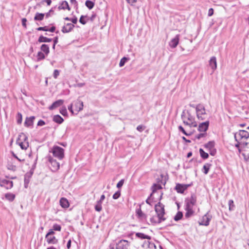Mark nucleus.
Returning a JSON list of instances; mask_svg holds the SVG:
<instances>
[{
  "label": "nucleus",
  "mask_w": 249,
  "mask_h": 249,
  "mask_svg": "<svg viewBox=\"0 0 249 249\" xmlns=\"http://www.w3.org/2000/svg\"><path fill=\"white\" fill-rule=\"evenodd\" d=\"M234 137L235 141H243L249 138V133L244 130H240L234 133Z\"/></svg>",
  "instance_id": "obj_4"
},
{
  "label": "nucleus",
  "mask_w": 249,
  "mask_h": 249,
  "mask_svg": "<svg viewBox=\"0 0 249 249\" xmlns=\"http://www.w3.org/2000/svg\"><path fill=\"white\" fill-rule=\"evenodd\" d=\"M86 17V16H81L79 19V22L83 25L86 24V23H87V21L84 19V18Z\"/></svg>",
  "instance_id": "obj_52"
},
{
  "label": "nucleus",
  "mask_w": 249,
  "mask_h": 249,
  "mask_svg": "<svg viewBox=\"0 0 249 249\" xmlns=\"http://www.w3.org/2000/svg\"><path fill=\"white\" fill-rule=\"evenodd\" d=\"M178 130L182 132L184 135H185L186 136H189L191 135V133H188L186 132V131L185 130V129L183 128V127L181 126V125H179L178 126Z\"/></svg>",
  "instance_id": "obj_47"
},
{
  "label": "nucleus",
  "mask_w": 249,
  "mask_h": 249,
  "mask_svg": "<svg viewBox=\"0 0 249 249\" xmlns=\"http://www.w3.org/2000/svg\"><path fill=\"white\" fill-rule=\"evenodd\" d=\"M192 183L191 184H176L175 190L178 193L183 194L184 192L186 190L188 187L192 186Z\"/></svg>",
  "instance_id": "obj_7"
},
{
  "label": "nucleus",
  "mask_w": 249,
  "mask_h": 249,
  "mask_svg": "<svg viewBox=\"0 0 249 249\" xmlns=\"http://www.w3.org/2000/svg\"><path fill=\"white\" fill-rule=\"evenodd\" d=\"M183 216V214L182 213V212H178L176 215L174 216V219L176 221H178L179 220H180L182 217Z\"/></svg>",
  "instance_id": "obj_38"
},
{
  "label": "nucleus",
  "mask_w": 249,
  "mask_h": 249,
  "mask_svg": "<svg viewBox=\"0 0 249 249\" xmlns=\"http://www.w3.org/2000/svg\"><path fill=\"white\" fill-rule=\"evenodd\" d=\"M102 203L100 201H97L95 205V210L97 212H100L102 210Z\"/></svg>",
  "instance_id": "obj_39"
},
{
  "label": "nucleus",
  "mask_w": 249,
  "mask_h": 249,
  "mask_svg": "<svg viewBox=\"0 0 249 249\" xmlns=\"http://www.w3.org/2000/svg\"><path fill=\"white\" fill-rule=\"evenodd\" d=\"M212 165L211 163H205L203 165V169L202 170L203 173L205 174V175H207L208 173L210 168H211Z\"/></svg>",
  "instance_id": "obj_26"
},
{
  "label": "nucleus",
  "mask_w": 249,
  "mask_h": 249,
  "mask_svg": "<svg viewBox=\"0 0 249 249\" xmlns=\"http://www.w3.org/2000/svg\"><path fill=\"white\" fill-rule=\"evenodd\" d=\"M53 120L55 123H57L58 124H62L64 121V119L59 115H54L53 117Z\"/></svg>",
  "instance_id": "obj_23"
},
{
  "label": "nucleus",
  "mask_w": 249,
  "mask_h": 249,
  "mask_svg": "<svg viewBox=\"0 0 249 249\" xmlns=\"http://www.w3.org/2000/svg\"><path fill=\"white\" fill-rule=\"evenodd\" d=\"M161 186L160 184H154L152 186V193L150 194V196H152L153 194L155 193L157 190L161 189Z\"/></svg>",
  "instance_id": "obj_34"
},
{
  "label": "nucleus",
  "mask_w": 249,
  "mask_h": 249,
  "mask_svg": "<svg viewBox=\"0 0 249 249\" xmlns=\"http://www.w3.org/2000/svg\"><path fill=\"white\" fill-rule=\"evenodd\" d=\"M64 103V101L62 99L58 100L53 102L52 105L49 107L50 110H53L60 106H61Z\"/></svg>",
  "instance_id": "obj_16"
},
{
  "label": "nucleus",
  "mask_w": 249,
  "mask_h": 249,
  "mask_svg": "<svg viewBox=\"0 0 249 249\" xmlns=\"http://www.w3.org/2000/svg\"><path fill=\"white\" fill-rule=\"evenodd\" d=\"M60 113L63 116L67 115V110L66 107H62L60 110Z\"/></svg>",
  "instance_id": "obj_48"
},
{
  "label": "nucleus",
  "mask_w": 249,
  "mask_h": 249,
  "mask_svg": "<svg viewBox=\"0 0 249 249\" xmlns=\"http://www.w3.org/2000/svg\"><path fill=\"white\" fill-rule=\"evenodd\" d=\"M74 26L71 23H67L66 25L64 26L62 29V32L64 33H67L71 32Z\"/></svg>",
  "instance_id": "obj_19"
},
{
  "label": "nucleus",
  "mask_w": 249,
  "mask_h": 249,
  "mask_svg": "<svg viewBox=\"0 0 249 249\" xmlns=\"http://www.w3.org/2000/svg\"><path fill=\"white\" fill-rule=\"evenodd\" d=\"M45 54L42 52H38L37 54V61H39L41 60L45 59Z\"/></svg>",
  "instance_id": "obj_36"
},
{
  "label": "nucleus",
  "mask_w": 249,
  "mask_h": 249,
  "mask_svg": "<svg viewBox=\"0 0 249 249\" xmlns=\"http://www.w3.org/2000/svg\"><path fill=\"white\" fill-rule=\"evenodd\" d=\"M68 109L71 113H73V111L72 109V104H71L68 106Z\"/></svg>",
  "instance_id": "obj_63"
},
{
  "label": "nucleus",
  "mask_w": 249,
  "mask_h": 249,
  "mask_svg": "<svg viewBox=\"0 0 249 249\" xmlns=\"http://www.w3.org/2000/svg\"><path fill=\"white\" fill-rule=\"evenodd\" d=\"M17 123L20 124L22 121V116L21 113L18 112L17 116Z\"/></svg>",
  "instance_id": "obj_42"
},
{
  "label": "nucleus",
  "mask_w": 249,
  "mask_h": 249,
  "mask_svg": "<svg viewBox=\"0 0 249 249\" xmlns=\"http://www.w3.org/2000/svg\"><path fill=\"white\" fill-rule=\"evenodd\" d=\"M48 160L51 164L53 169V170L57 171L59 169L60 167L59 163L58 162L55 160L53 159L51 156L48 157Z\"/></svg>",
  "instance_id": "obj_12"
},
{
  "label": "nucleus",
  "mask_w": 249,
  "mask_h": 249,
  "mask_svg": "<svg viewBox=\"0 0 249 249\" xmlns=\"http://www.w3.org/2000/svg\"><path fill=\"white\" fill-rule=\"evenodd\" d=\"M116 249H130V244L126 240H121L116 244Z\"/></svg>",
  "instance_id": "obj_8"
},
{
  "label": "nucleus",
  "mask_w": 249,
  "mask_h": 249,
  "mask_svg": "<svg viewBox=\"0 0 249 249\" xmlns=\"http://www.w3.org/2000/svg\"><path fill=\"white\" fill-rule=\"evenodd\" d=\"M211 218L212 216L207 213L202 217L201 219L198 221V223L200 225L207 226L209 225L210 221Z\"/></svg>",
  "instance_id": "obj_10"
},
{
  "label": "nucleus",
  "mask_w": 249,
  "mask_h": 249,
  "mask_svg": "<svg viewBox=\"0 0 249 249\" xmlns=\"http://www.w3.org/2000/svg\"><path fill=\"white\" fill-rule=\"evenodd\" d=\"M209 66L213 71L217 68L216 58L215 56H213L209 60Z\"/></svg>",
  "instance_id": "obj_17"
},
{
  "label": "nucleus",
  "mask_w": 249,
  "mask_h": 249,
  "mask_svg": "<svg viewBox=\"0 0 249 249\" xmlns=\"http://www.w3.org/2000/svg\"><path fill=\"white\" fill-rule=\"evenodd\" d=\"M44 16L45 14L36 13L34 17V20L41 21L43 19Z\"/></svg>",
  "instance_id": "obj_31"
},
{
  "label": "nucleus",
  "mask_w": 249,
  "mask_h": 249,
  "mask_svg": "<svg viewBox=\"0 0 249 249\" xmlns=\"http://www.w3.org/2000/svg\"><path fill=\"white\" fill-rule=\"evenodd\" d=\"M136 213L138 217L141 219H145L146 218V214L142 213L140 208L136 210Z\"/></svg>",
  "instance_id": "obj_27"
},
{
  "label": "nucleus",
  "mask_w": 249,
  "mask_h": 249,
  "mask_svg": "<svg viewBox=\"0 0 249 249\" xmlns=\"http://www.w3.org/2000/svg\"><path fill=\"white\" fill-rule=\"evenodd\" d=\"M213 14V8H210L208 11V16L211 17Z\"/></svg>",
  "instance_id": "obj_60"
},
{
  "label": "nucleus",
  "mask_w": 249,
  "mask_h": 249,
  "mask_svg": "<svg viewBox=\"0 0 249 249\" xmlns=\"http://www.w3.org/2000/svg\"><path fill=\"white\" fill-rule=\"evenodd\" d=\"M228 205H229L230 211L233 210L234 208V205L233 201L231 199L229 201Z\"/></svg>",
  "instance_id": "obj_41"
},
{
  "label": "nucleus",
  "mask_w": 249,
  "mask_h": 249,
  "mask_svg": "<svg viewBox=\"0 0 249 249\" xmlns=\"http://www.w3.org/2000/svg\"><path fill=\"white\" fill-rule=\"evenodd\" d=\"M121 195V192L120 191H117L112 196V197L114 199H118Z\"/></svg>",
  "instance_id": "obj_50"
},
{
  "label": "nucleus",
  "mask_w": 249,
  "mask_h": 249,
  "mask_svg": "<svg viewBox=\"0 0 249 249\" xmlns=\"http://www.w3.org/2000/svg\"><path fill=\"white\" fill-rule=\"evenodd\" d=\"M49 151L53 153V157L59 160H62L64 157V149L58 146H53Z\"/></svg>",
  "instance_id": "obj_3"
},
{
  "label": "nucleus",
  "mask_w": 249,
  "mask_h": 249,
  "mask_svg": "<svg viewBox=\"0 0 249 249\" xmlns=\"http://www.w3.org/2000/svg\"><path fill=\"white\" fill-rule=\"evenodd\" d=\"M40 49L42 52H43L46 55H48L50 53L49 47L48 45L46 44H42L40 47Z\"/></svg>",
  "instance_id": "obj_25"
},
{
  "label": "nucleus",
  "mask_w": 249,
  "mask_h": 249,
  "mask_svg": "<svg viewBox=\"0 0 249 249\" xmlns=\"http://www.w3.org/2000/svg\"><path fill=\"white\" fill-rule=\"evenodd\" d=\"M5 197L9 201H13L15 198V195L12 193H6L5 194Z\"/></svg>",
  "instance_id": "obj_30"
},
{
  "label": "nucleus",
  "mask_w": 249,
  "mask_h": 249,
  "mask_svg": "<svg viewBox=\"0 0 249 249\" xmlns=\"http://www.w3.org/2000/svg\"><path fill=\"white\" fill-rule=\"evenodd\" d=\"M7 168L8 170L15 171L17 170V166L13 164H8L7 165Z\"/></svg>",
  "instance_id": "obj_46"
},
{
  "label": "nucleus",
  "mask_w": 249,
  "mask_h": 249,
  "mask_svg": "<svg viewBox=\"0 0 249 249\" xmlns=\"http://www.w3.org/2000/svg\"><path fill=\"white\" fill-rule=\"evenodd\" d=\"M0 186L8 190L11 189L13 186L12 181L6 179H0Z\"/></svg>",
  "instance_id": "obj_9"
},
{
  "label": "nucleus",
  "mask_w": 249,
  "mask_h": 249,
  "mask_svg": "<svg viewBox=\"0 0 249 249\" xmlns=\"http://www.w3.org/2000/svg\"><path fill=\"white\" fill-rule=\"evenodd\" d=\"M127 2L131 5H133L137 0H126Z\"/></svg>",
  "instance_id": "obj_61"
},
{
  "label": "nucleus",
  "mask_w": 249,
  "mask_h": 249,
  "mask_svg": "<svg viewBox=\"0 0 249 249\" xmlns=\"http://www.w3.org/2000/svg\"><path fill=\"white\" fill-rule=\"evenodd\" d=\"M37 31H48V28L47 26L44 27H40L36 29Z\"/></svg>",
  "instance_id": "obj_54"
},
{
  "label": "nucleus",
  "mask_w": 249,
  "mask_h": 249,
  "mask_svg": "<svg viewBox=\"0 0 249 249\" xmlns=\"http://www.w3.org/2000/svg\"><path fill=\"white\" fill-rule=\"evenodd\" d=\"M196 202V197L195 196H191L189 199L186 201L185 208L193 209L194 206Z\"/></svg>",
  "instance_id": "obj_11"
},
{
  "label": "nucleus",
  "mask_w": 249,
  "mask_h": 249,
  "mask_svg": "<svg viewBox=\"0 0 249 249\" xmlns=\"http://www.w3.org/2000/svg\"><path fill=\"white\" fill-rule=\"evenodd\" d=\"M215 143L213 141H210L204 145V147L209 150L214 147Z\"/></svg>",
  "instance_id": "obj_33"
},
{
  "label": "nucleus",
  "mask_w": 249,
  "mask_h": 249,
  "mask_svg": "<svg viewBox=\"0 0 249 249\" xmlns=\"http://www.w3.org/2000/svg\"><path fill=\"white\" fill-rule=\"evenodd\" d=\"M60 205L63 208H67L69 207V203L68 200L64 197H62L60 199Z\"/></svg>",
  "instance_id": "obj_22"
},
{
  "label": "nucleus",
  "mask_w": 249,
  "mask_h": 249,
  "mask_svg": "<svg viewBox=\"0 0 249 249\" xmlns=\"http://www.w3.org/2000/svg\"><path fill=\"white\" fill-rule=\"evenodd\" d=\"M145 128V126L142 125H139L137 126V129L140 132H142Z\"/></svg>",
  "instance_id": "obj_57"
},
{
  "label": "nucleus",
  "mask_w": 249,
  "mask_h": 249,
  "mask_svg": "<svg viewBox=\"0 0 249 249\" xmlns=\"http://www.w3.org/2000/svg\"><path fill=\"white\" fill-rule=\"evenodd\" d=\"M155 209L158 217V223L164 221L165 218L163 217L165 214L164 205L160 202H159L155 205Z\"/></svg>",
  "instance_id": "obj_2"
},
{
  "label": "nucleus",
  "mask_w": 249,
  "mask_h": 249,
  "mask_svg": "<svg viewBox=\"0 0 249 249\" xmlns=\"http://www.w3.org/2000/svg\"><path fill=\"white\" fill-rule=\"evenodd\" d=\"M27 19L25 18H23L22 19V25L24 28H26V23Z\"/></svg>",
  "instance_id": "obj_58"
},
{
  "label": "nucleus",
  "mask_w": 249,
  "mask_h": 249,
  "mask_svg": "<svg viewBox=\"0 0 249 249\" xmlns=\"http://www.w3.org/2000/svg\"><path fill=\"white\" fill-rule=\"evenodd\" d=\"M206 133L202 132V133H199V134H198L197 135H196L195 136V138L197 139L198 140H199L201 138H203V137H205L206 136Z\"/></svg>",
  "instance_id": "obj_49"
},
{
  "label": "nucleus",
  "mask_w": 249,
  "mask_h": 249,
  "mask_svg": "<svg viewBox=\"0 0 249 249\" xmlns=\"http://www.w3.org/2000/svg\"><path fill=\"white\" fill-rule=\"evenodd\" d=\"M52 38H49L43 36H41L39 37L38 41L40 43L41 42H50L52 41Z\"/></svg>",
  "instance_id": "obj_29"
},
{
  "label": "nucleus",
  "mask_w": 249,
  "mask_h": 249,
  "mask_svg": "<svg viewBox=\"0 0 249 249\" xmlns=\"http://www.w3.org/2000/svg\"><path fill=\"white\" fill-rule=\"evenodd\" d=\"M59 75V71L57 70H55L53 71V76L54 78H57Z\"/></svg>",
  "instance_id": "obj_56"
},
{
  "label": "nucleus",
  "mask_w": 249,
  "mask_h": 249,
  "mask_svg": "<svg viewBox=\"0 0 249 249\" xmlns=\"http://www.w3.org/2000/svg\"><path fill=\"white\" fill-rule=\"evenodd\" d=\"M179 35H177L174 38L172 39L169 43V46L172 48H175L178 44L179 40Z\"/></svg>",
  "instance_id": "obj_14"
},
{
  "label": "nucleus",
  "mask_w": 249,
  "mask_h": 249,
  "mask_svg": "<svg viewBox=\"0 0 249 249\" xmlns=\"http://www.w3.org/2000/svg\"><path fill=\"white\" fill-rule=\"evenodd\" d=\"M58 36H56L54 38V39H53V44H54V45H56L58 43Z\"/></svg>",
  "instance_id": "obj_64"
},
{
  "label": "nucleus",
  "mask_w": 249,
  "mask_h": 249,
  "mask_svg": "<svg viewBox=\"0 0 249 249\" xmlns=\"http://www.w3.org/2000/svg\"><path fill=\"white\" fill-rule=\"evenodd\" d=\"M236 142H237V143L235 144V146L237 148H239L240 146V145L241 144H243V145H247L248 144V142H242V141H236Z\"/></svg>",
  "instance_id": "obj_51"
},
{
  "label": "nucleus",
  "mask_w": 249,
  "mask_h": 249,
  "mask_svg": "<svg viewBox=\"0 0 249 249\" xmlns=\"http://www.w3.org/2000/svg\"><path fill=\"white\" fill-rule=\"evenodd\" d=\"M58 10H66L68 9V10H70L71 8L69 5L68 2L66 0L63 1L61 4L58 7Z\"/></svg>",
  "instance_id": "obj_20"
},
{
  "label": "nucleus",
  "mask_w": 249,
  "mask_h": 249,
  "mask_svg": "<svg viewBox=\"0 0 249 249\" xmlns=\"http://www.w3.org/2000/svg\"><path fill=\"white\" fill-rule=\"evenodd\" d=\"M17 143L18 144V145L20 146L21 148L22 149H26L27 147H28V142L24 143L22 142H20L19 139L17 140Z\"/></svg>",
  "instance_id": "obj_32"
},
{
  "label": "nucleus",
  "mask_w": 249,
  "mask_h": 249,
  "mask_svg": "<svg viewBox=\"0 0 249 249\" xmlns=\"http://www.w3.org/2000/svg\"><path fill=\"white\" fill-rule=\"evenodd\" d=\"M124 183V179H121V180H120L118 183L117 184V187L118 188H120L121 187H122V186L123 185Z\"/></svg>",
  "instance_id": "obj_53"
},
{
  "label": "nucleus",
  "mask_w": 249,
  "mask_h": 249,
  "mask_svg": "<svg viewBox=\"0 0 249 249\" xmlns=\"http://www.w3.org/2000/svg\"><path fill=\"white\" fill-rule=\"evenodd\" d=\"M199 153L200 156L203 159H206L209 157V155L206 153L202 148L199 149Z\"/></svg>",
  "instance_id": "obj_35"
},
{
  "label": "nucleus",
  "mask_w": 249,
  "mask_h": 249,
  "mask_svg": "<svg viewBox=\"0 0 249 249\" xmlns=\"http://www.w3.org/2000/svg\"><path fill=\"white\" fill-rule=\"evenodd\" d=\"M209 122L208 121L200 123L198 125V130L200 132L205 133L208 129Z\"/></svg>",
  "instance_id": "obj_13"
},
{
  "label": "nucleus",
  "mask_w": 249,
  "mask_h": 249,
  "mask_svg": "<svg viewBox=\"0 0 249 249\" xmlns=\"http://www.w3.org/2000/svg\"><path fill=\"white\" fill-rule=\"evenodd\" d=\"M53 231H60L61 230V227L60 225H58L57 224H55L53 225Z\"/></svg>",
  "instance_id": "obj_43"
},
{
  "label": "nucleus",
  "mask_w": 249,
  "mask_h": 249,
  "mask_svg": "<svg viewBox=\"0 0 249 249\" xmlns=\"http://www.w3.org/2000/svg\"><path fill=\"white\" fill-rule=\"evenodd\" d=\"M34 168L31 169L30 172L27 173L24 176V184H28L30 182V178L34 173Z\"/></svg>",
  "instance_id": "obj_15"
},
{
  "label": "nucleus",
  "mask_w": 249,
  "mask_h": 249,
  "mask_svg": "<svg viewBox=\"0 0 249 249\" xmlns=\"http://www.w3.org/2000/svg\"><path fill=\"white\" fill-rule=\"evenodd\" d=\"M147 249H157V248L154 243L148 241V248Z\"/></svg>",
  "instance_id": "obj_44"
},
{
  "label": "nucleus",
  "mask_w": 249,
  "mask_h": 249,
  "mask_svg": "<svg viewBox=\"0 0 249 249\" xmlns=\"http://www.w3.org/2000/svg\"><path fill=\"white\" fill-rule=\"evenodd\" d=\"M54 231L53 230H50L45 236V239L49 244H55L57 243V239L53 236Z\"/></svg>",
  "instance_id": "obj_6"
},
{
  "label": "nucleus",
  "mask_w": 249,
  "mask_h": 249,
  "mask_svg": "<svg viewBox=\"0 0 249 249\" xmlns=\"http://www.w3.org/2000/svg\"><path fill=\"white\" fill-rule=\"evenodd\" d=\"M196 113L198 119L203 120L205 119L204 116L206 114V109L204 106L199 104L196 106Z\"/></svg>",
  "instance_id": "obj_5"
},
{
  "label": "nucleus",
  "mask_w": 249,
  "mask_h": 249,
  "mask_svg": "<svg viewBox=\"0 0 249 249\" xmlns=\"http://www.w3.org/2000/svg\"><path fill=\"white\" fill-rule=\"evenodd\" d=\"M127 60V58L125 57H124L122 58L119 63V66L120 67H122L124 66V64L125 63L126 61Z\"/></svg>",
  "instance_id": "obj_45"
},
{
  "label": "nucleus",
  "mask_w": 249,
  "mask_h": 249,
  "mask_svg": "<svg viewBox=\"0 0 249 249\" xmlns=\"http://www.w3.org/2000/svg\"><path fill=\"white\" fill-rule=\"evenodd\" d=\"M35 119V117L34 116L27 117L24 122V125L26 127H32L33 125Z\"/></svg>",
  "instance_id": "obj_18"
},
{
  "label": "nucleus",
  "mask_w": 249,
  "mask_h": 249,
  "mask_svg": "<svg viewBox=\"0 0 249 249\" xmlns=\"http://www.w3.org/2000/svg\"><path fill=\"white\" fill-rule=\"evenodd\" d=\"M45 124V122L42 120H40L37 123L38 126H43Z\"/></svg>",
  "instance_id": "obj_59"
},
{
  "label": "nucleus",
  "mask_w": 249,
  "mask_h": 249,
  "mask_svg": "<svg viewBox=\"0 0 249 249\" xmlns=\"http://www.w3.org/2000/svg\"><path fill=\"white\" fill-rule=\"evenodd\" d=\"M181 118L184 124L189 125L190 127L197 126V124L195 118L191 113L190 110H184L181 115Z\"/></svg>",
  "instance_id": "obj_1"
},
{
  "label": "nucleus",
  "mask_w": 249,
  "mask_h": 249,
  "mask_svg": "<svg viewBox=\"0 0 249 249\" xmlns=\"http://www.w3.org/2000/svg\"><path fill=\"white\" fill-rule=\"evenodd\" d=\"M76 111L78 112L82 110L83 108V103L82 101L77 100L74 105Z\"/></svg>",
  "instance_id": "obj_21"
},
{
  "label": "nucleus",
  "mask_w": 249,
  "mask_h": 249,
  "mask_svg": "<svg viewBox=\"0 0 249 249\" xmlns=\"http://www.w3.org/2000/svg\"><path fill=\"white\" fill-rule=\"evenodd\" d=\"M85 5L89 9H91L94 5V3L91 0H88L86 1Z\"/></svg>",
  "instance_id": "obj_37"
},
{
  "label": "nucleus",
  "mask_w": 249,
  "mask_h": 249,
  "mask_svg": "<svg viewBox=\"0 0 249 249\" xmlns=\"http://www.w3.org/2000/svg\"><path fill=\"white\" fill-rule=\"evenodd\" d=\"M185 211H186L185 216L186 218H189L192 216L193 214L194 213V211H193V209L192 208H185Z\"/></svg>",
  "instance_id": "obj_28"
},
{
  "label": "nucleus",
  "mask_w": 249,
  "mask_h": 249,
  "mask_svg": "<svg viewBox=\"0 0 249 249\" xmlns=\"http://www.w3.org/2000/svg\"><path fill=\"white\" fill-rule=\"evenodd\" d=\"M71 21L74 24H76L77 22V18L76 17H74V18H71Z\"/></svg>",
  "instance_id": "obj_62"
},
{
  "label": "nucleus",
  "mask_w": 249,
  "mask_h": 249,
  "mask_svg": "<svg viewBox=\"0 0 249 249\" xmlns=\"http://www.w3.org/2000/svg\"><path fill=\"white\" fill-rule=\"evenodd\" d=\"M55 8V7L52 8L49 11L46 13L45 15L46 16V18H48L50 17L52 15H53L54 14V9Z\"/></svg>",
  "instance_id": "obj_40"
},
{
  "label": "nucleus",
  "mask_w": 249,
  "mask_h": 249,
  "mask_svg": "<svg viewBox=\"0 0 249 249\" xmlns=\"http://www.w3.org/2000/svg\"><path fill=\"white\" fill-rule=\"evenodd\" d=\"M209 152H210V154L212 156H214L216 153V149L214 147L213 148H212V149H210L209 150Z\"/></svg>",
  "instance_id": "obj_55"
},
{
  "label": "nucleus",
  "mask_w": 249,
  "mask_h": 249,
  "mask_svg": "<svg viewBox=\"0 0 249 249\" xmlns=\"http://www.w3.org/2000/svg\"><path fill=\"white\" fill-rule=\"evenodd\" d=\"M136 236L137 237H138L141 239H147L150 240L151 238V236L146 235L142 232H137L136 233Z\"/></svg>",
  "instance_id": "obj_24"
}]
</instances>
